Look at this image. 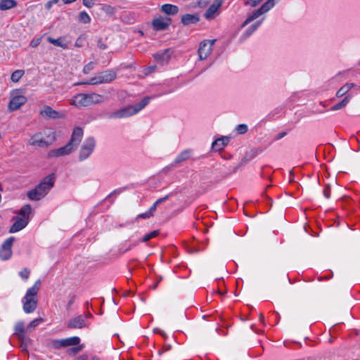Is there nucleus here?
Segmentation results:
<instances>
[{
  "label": "nucleus",
  "instance_id": "13",
  "mask_svg": "<svg viewBox=\"0 0 360 360\" xmlns=\"http://www.w3.org/2000/svg\"><path fill=\"white\" fill-rule=\"evenodd\" d=\"M75 148L70 143L66 144L65 146L51 150L49 152L48 156L49 158H57L70 154Z\"/></svg>",
  "mask_w": 360,
  "mask_h": 360
},
{
  "label": "nucleus",
  "instance_id": "64",
  "mask_svg": "<svg viewBox=\"0 0 360 360\" xmlns=\"http://www.w3.org/2000/svg\"><path fill=\"white\" fill-rule=\"evenodd\" d=\"M158 283L155 284L153 286V289H155L157 288Z\"/></svg>",
  "mask_w": 360,
  "mask_h": 360
},
{
  "label": "nucleus",
  "instance_id": "28",
  "mask_svg": "<svg viewBox=\"0 0 360 360\" xmlns=\"http://www.w3.org/2000/svg\"><path fill=\"white\" fill-rule=\"evenodd\" d=\"M354 86V84L353 83H347L344 86H342L336 94L337 97L340 98L347 94V92Z\"/></svg>",
  "mask_w": 360,
  "mask_h": 360
},
{
  "label": "nucleus",
  "instance_id": "46",
  "mask_svg": "<svg viewBox=\"0 0 360 360\" xmlns=\"http://www.w3.org/2000/svg\"><path fill=\"white\" fill-rule=\"evenodd\" d=\"M40 42H41L40 38L34 39L33 40L31 41L30 45L32 48H36L37 46H38L39 45Z\"/></svg>",
  "mask_w": 360,
  "mask_h": 360
},
{
  "label": "nucleus",
  "instance_id": "23",
  "mask_svg": "<svg viewBox=\"0 0 360 360\" xmlns=\"http://www.w3.org/2000/svg\"><path fill=\"white\" fill-rule=\"evenodd\" d=\"M161 11L165 13V14L168 15H174L178 13L179 12V8L178 6L173 5V4H166L161 6L160 8Z\"/></svg>",
  "mask_w": 360,
  "mask_h": 360
},
{
  "label": "nucleus",
  "instance_id": "11",
  "mask_svg": "<svg viewBox=\"0 0 360 360\" xmlns=\"http://www.w3.org/2000/svg\"><path fill=\"white\" fill-rule=\"evenodd\" d=\"M27 102V98L22 95L13 96L8 103V109L11 111L17 110Z\"/></svg>",
  "mask_w": 360,
  "mask_h": 360
},
{
  "label": "nucleus",
  "instance_id": "40",
  "mask_svg": "<svg viewBox=\"0 0 360 360\" xmlns=\"http://www.w3.org/2000/svg\"><path fill=\"white\" fill-rule=\"evenodd\" d=\"M83 349V345L72 347L68 350L69 354H76Z\"/></svg>",
  "mask_w": 360,
  "mask_h": 360
},
{
  "label": "nucleus",
  "instance_id": "44",
  "mask_svg": "<svg viewBox=\"0 0 360 360\" xmlns=\"http://www.w3.org/2000/svg\"><path fill=\"white\" fill-rule=\"evenodd\" d=\"M210 1V0H198L197 5L200 8H205Z\"/></svg>",
  "mask_w": 360,
  "mask_h": 360
},
{
  "label": "nucleus",
  "instance_id": "51",
  "mask_svg": "<svg viewBox=\"0 0 360 360\" xmlns=\"http://www.w3.org/2000/svg\"><path fill=\"white\" fill-rule=\"evenodd\" d=\"M324 196L326 198H329L330 196V187L328 186L323 190Z\"/></svg>",
  "mask_w": 360,
  "mask_h": 360
},
{
  "label": "nucleus",
  "instance_id": "50",
  "mask_svg": "<svg viewBox=\"0 0 360 360\" xmlns=\"http://www.w3.org/2000/svg\"><path fill=\"white\" fill-rule=\"evenodd\" d=\"M152 216L153 214H149V211L148 210L145 213L140 214L139 215H138V218L147 219Z\"/></svg>",
  "mask_w": 360,
  "mask_h": 360
},
{
  "label": "nucleus",
  "instance_id": "45",
  "mask_svg": "<svg viewBox=\"0 0 360 360\" xmlns=\"http://www.w3.org/2000/svg\"><path fill=\"white\" fill-rule=\"evenodd\" d=\"M83 5L87 8H91L94 5V0H82Z\"/></svg>",
  "mask_w": 360,
  "mask_h": 360
},
{
  "label": "nucleus",
  "instance_id": "12",
  "mask_svg": "<svg viewBox=\"0 0 360 360\" xmlns=\"http://www.w3.org/2000/svg\"><path fill=\"white\" fill-rule=\"evenodd\" d=\"M136 114V110L131 105L118 110L109 115L110 118H123Z\"/></svg>",
  "mask_w": 360,
  "mask_h": 360
},
{
  "label": "nucleus",
  "instance_id": "59",
  "mask_svg": "<svg viewBox=\"0 0 360 360\" xmlns=\"http://www.w3.org/2000/svg\"><path fill=\"white\" fill-rule=\"evenodd\" d=\"M264 319V317L263 314H259V320L263 322Z\"/></svg>",
  "mask_w": 360,
  "mask_h": 360
},
{
  "label": "nucleus",
  "instance_id": "22",
  "mask_svg": "<svg viewBox=\"0 0 360 360\" xmlns=\"http://www.w3.org/2000/svg\"><path fill=\"white\" fill-rule=\"evenodd\" d=\"M229 138L227 136H222L221 138L217 139L212 143V148L215 150H222L229 143Z\"/></svg>",
  "mask_w": 360,
  "mask_h": 360
},
{
  "label": "nucleus",
  "instance_id": "9",
  "mask_svg": "<svg viewBox=\"0 0 360 360\" xmlns=\"http://www.w3.org/2000/svg\"><path fill=\"white\" fill-rule=\"evenodd\" d=\"M15 240L14 237L6 239L0 248V257L3 260L8 259L12 255V245Z\"/></svg>",
  "mask_w": 360,
  "mask_h": 360
},
{
  "label": "nucleus",
  "instance_id": "53",
  "mask_svg": "<svg viewBox=\"0 0 360 360\" xmlns=\"http://www.w3.org/2000/svg\"><path fill=\"white\" fill-rule=\"evenodd\" d=\"M76 360H88V356L86 354H82L79 356Z\"/></svg>",
  "mask_w": 360,
  "mask_h": 360
},
{
  "label": "nucleus",
  "instance_id": "41",
  "mask_svg": "<svg viewBox=\"0 0 360 360\" xmlns=\"http://www.w3.org/2000/svg\"><path fill=\"white\" fill-rule=\"evenodd\" d=\"M30 274V271L28 269L25 268L20 272V276L22 278L26 280L29 278Z\"/></svg>",
  "mask_w": 360,
  "mask_h": 360
},
{
  "label": "nucleus",
  "instance_id": "20",
  "mask_svg": "<svg viewBox=\"0 0 360 360\" xmlns=\"http://www.w3.org/2000/svg\"><path fill=\"white\" fill-rule=\"evenodd\" d=\"M221 6V1L219 0H215L214 3L210 5L207 10L205 11L204 14L205 18L206 19L212 18Z\"/></svg>",
  "mask_w": 360,
  "mask_h": 360
},
{
  "label": "nucleus",
  "instance_id": "26",
  "mask_svg": "<svg viewBox=\"0 0 360 360\" xmlns=\"http://www.w3.org/2000/svg\"><path fill=\"white\" fill-rule=\"evenodd\" d=\"M63 347H69V346H77L80 342V339L78 337H71L65 339H62Z\"/></svg>",
  "mask_w": 360,
  "mask_h": 360
},
{
  "label": "nucleus",
  "instance_id": "39",
  "mask_svg": "<svg viewBox=\"0 0 360 360\" xmlns=\"http://www.w3.org/2000/svg\"><path fill=\"white\" fill-rule=\"evenodd\" d=\"M94 63L93 62H90L84 67L83 72L84 74H89L94 69Z\"/></svg>",
  "mask_w": 360,
  "mask_h": 360
},
{
  "label": "nucleus",
  "instance_id": "58",
  "mask_svg": "<svg viewBox=\"0 0 360 360\" xmlns=\"http://www.w3.org/2000/svg\"><path fill=\"white\" fill-rule=\"evenodd\" d=\"M92 315L90 313L86 314L84 316V318H90Z\"/></svg>",
  "mask_w": 360,
  "mask_h": 360
},
{
  "label": "nucleus",
  "instance_id": "55",
  "mask_svg": "<svg viewBox=\"0 0 360 360\" xmlns=\"http://www.w3.org/2000/svg\"><path fill=\"white\" fill-rule=\"evenodd\" d=\"M52 4H53V1H49V2H47V3H46V6H45L46 8V9H48V10H49V9L51 8Z\"/></svg>",
  "mask_w": 360,
  "mask_h": 360
},
{
  "label": "nucleus",
  "instance_id": "54",
  "mask_svg": "<svg viewBox=\"0 0 360 360\" xmlns=\"http://www.w3.org/2000/svg\"><path fill=\"white\" fill-rule=\"evenodd\" d=\"M286 135V132H281L277 135L276 139H281Z\"/></svg>",
  "mask_w": 360,
  "mask_h": 360
},
{
  "label": "nucleus",
  "instance_id": "17",
  "mask_svg": "<svg viewBox=\"0 0 360 360\" xmlns=\"http://www.w3.org/2000/svg\"><path fill=\"white\" fill-rule=\"evenodd\" d=\"M83 136V130L80 127L74 129L71 139L68 143H70L74 148H75L81 141Z\"/></svg>",
  "mask_w": 360,
  "mask_h": 360
},
{
  "label": "nucleus",
  "instance_id": "33",
  "mask_svg": "<svg viewBox=\"0 0 360 360\" xmlns=\"http://www.w3.org/2000/svg\"><path fill=\"white\" fill-rule=\"evenodd\" d=\"M149 101L150 97H145L140 103L133 106L134 109L136 110V113L143 109L149 103Z\"/></svg>",
  "mask_w": 360,
  "mask_h": 360
},
{
  "label": "nucleus",
  "instance_id": "25",
  "mask_svg": "<svg viewBox=\"0 0 360 360\" xmlns=\"http://www.w3.org/2000/svg\"><path fill=\"white\" fill-rule=\"evenodd\" d=\"M17 3L14 0H0V10L6 11L14 8Z\"/></svg>",
  "mask_w": 360,
  "mask_h": 360
},
{
  "label": "nucleus",
  "instance_id": "30",
  "mask_svg": "<svg viewBox=\"0 0 360 360\" xmlns=\"http://www.w3.org/2000/svg\"><path fill=\"white\" fill-rule=\"evenodd\" d=\"M191 156V152L190 150H184L181 152L176 158L175 162L176 163H180L184 160H188Z\"/></svg>",
  "mask_w": 360,
  "mask_h": 360
},
{
  "label": "nucleus",
  "instance_id": "10",
  "mask_svg": "<svg viewBox=\"0 0 360 360\" xmlns=\"http://www.w3.org/2000/svg\"><path fill=\"white\" fill-rule=\"evenodd\" d=\"M171 22L170 18L160 16L153 20L152 26L155 31H162L167 29Z\"/></svg>",
  "mask_w": 360,
  "mask_h": 360
},
{
  "label": "nucleus",
  "instance_id": "5",
  "mask_svg": "<svg viewBox=\"0 0 360 360\" xmlns=\"http://www.w3.org/2000/svg\"><path fill=\"white\" fill-rule=\"evenodd\" d=\"M117 73L113 70H107L99 72L97 75L91 77L89 81L82 82L80 84L97 85L103 83H109L115 79Z\"/></svg>",
  "mask_w": 360,
  "mask_h": 360
},
{
  "label": "nucleus",
  "instance_id": "43",
  "mask_svg": "<svg viewBox=\"0 0 360 360\" xmlns=\"http://www.w3.org/2000/svg\"><path fill=\"white\" fill-rule=\"evenodd\" d=\"M20 342V347L21 348V350L22 351H26L27 350V342L30 341V340L27 338V340H18Z\"/></svg>",
  "mask_w": 360,
  "mask_h": 360
},
{
  "label": "nucleus",
  "instance_id": "52",
  "mask_svg": "<svg viewBox=\"0 0 360 360\" xmlns=\"http://www.w3.org/2000/svg\"><path fill=\"white\" fill-rule=\"evenodd\" d=\"M98 46L99 49L103 50L107 49V46L103 42L102 39H101L98 41Z\"/></svg>",
  "mask_w": 360,
  "mask_h": 360
},
{
  "label": "nucleus",
  "instance_id": "36",
  "mask_svg": "<svg viewBox=\"0 0 360 360\" xmlns=\"http://www.w3.org/2000/svg\"><path fill=\"white\" fill-rule=\"evenodd\" d=\"M159 234V231L155 230L149 233L146 234L141 239L142 242H147L153 238L156 237Z\"/></svg>",
  "mask_w": 360,
  "mask_h": 360
},
{
  "label": "nucleus",
  "instance_id": "63",
  "mask_svg": "<svg viewBox=\"0 0 360 360\" xmlns=\"http://www.w3.org/2000/svg\"><path fill=\"white\" fill-rule=\"evenodd\" d=\"M51 1H53V4H56L58 2V0H52Z\"/></svg>",
  "mask_w": 360,
  "mask_h": 360
},
{
  "label": "nucleus",
  "instance_id": "56",
  "mask_svg": "<svg viewBox=\"0 0 360 360\" xmlns=\"http://www.w3.org/2000/svg\"><path fill=\"white\" fill-rule=\"evenodd\" d=\"M165 202V199L164 198H159L157 201H156V204H160L162 202Z\"/></svg>",
  "mask_w": 360,
  "mask_h": 360
},
{
  "label": "nucleus",
  "instance_id": "60",
  "mask_svg": "<svg viewBox=\"0 0 360 360\" xmlns=\"http://www.w3.org/2000/svg\"><path fill=\"white\" fill-rule=\"evenodd\" d=\"M170 195H171L169 194V195H165V197H163V198H164V199H165V201H166L167 200H168V199L169 198Z\"/></svg>",
  "mask_w": 360,
  "mask_h": 360
},
{
  "label": "nucleus",
  "instance_id": "24",
  "mask_svg": "<svg viewBox=\"0 0 360 360\" xmlns=\"http://www.w3.org/2000/svg\"><path fill=\"white\" fill-rule=\"evenodd\" d=\"M199 21V17L198 15L185 14L182 15L181 22L184 25H188L190 24H195Z\"/></svg>",
  "mask_w": 360,
  "mask_h": 360
},
{
  "label": "nucleus",
  "instance_id": "61",
  "mask_svg": "<svg viewBox=\"0 0 360 360\" xmlns=\"http://www.w3.org/2000/svg\"><path fill=\"white\" fill-rule=\"evenodd\" d=\"M79 39H78L76 41V43H75V46H81V45L79 44Z\"/></svg>",
  "mask_w": 360,
  "mask_h": 360
},
{
  "label": "nucleus",
  "instance_id": "6",
  "mask_svg": "<svg viewBox=\"0 0 360 360\" xmlns=\"http://www.w3.org/2000/svg\"><path fill=\"white\" fill-rule=\"evenodd\" d=\"M275 5V0H267L264 4L262 5V6L253 11L248 17V18L244 21V22L242 25V27H245L250 22L253 21L258 17H259L261 15L266 13L269 11L271 8H273Z\"/></svg>",
  "mask_w": 360,
  "mask_h": 360
},
{
  "label": "nucleus",
  "instance_id": "31",
  "mask_svg": "<svg viewBox=\"0 0 360 360\" xmlns=\"http://www.w3.org/2000/svg\"><path fill=\"white\" fill-rule=\"evenodd\" d=\"M25 71L22 70H17L14 71L11 76V79L13 82H18L24 75Z\"/></svg>",
  "mask_w": 360,
  "mask_h": 360
},
{
  "label": "nucleus",
  "instance_id": "57",
  "mask_svg": "<svg viewBox=\"0 0 360 360\" xmlns=\"http://www.w3.org/2000/svg\"><path fill=\"white\" fill-rule=\"evenodd\" d=\"M65 4H71L75 2L76 0H62Z\"/></svg>",
  "mask_w": 360,
  "mask_h": 360
},
{
  "label": "nucleus",
  "instance_id": "19",
  "mask_svg": "<svg viewBox=\"0 0 360 360\" xmlns=\"http://www.w3.org/2000/svg\"><path fill=\"white\" fill-rule=\"evenodd\" d=\"M26 329H25V326L23 322H18L15 326V332L14 335L17 337L18 340H26L27 337L25 335V332Z\"/></svg>",
  "mask_w": 360,
  "mask_h": 360
},
{
  "label": "nucleus",
  "instance_id": "48",
  "mask_svg": "<svg viewBox=\"0 0 360 360\" xmlns=\"http://www.w3.org/2000/svg\"><path fill=\"white\" fill-rule=\"evenodd\" d=\"M155 69H156L155 65L148 67L147 68L145 69L144 73L146 75L150 74L152 72L155 71Z\"/></svg>",
  "mask_w": 360,
  "mask_h": 360
},
{
  "label": "nucleus",
  "instance_id": "4",
  "mask_svg": "<svg viewBox=\"0 0 360 360\" xmlns=\"http://www.w3.org/2000/svg\"><path fill=\"white\" fill-rule=\"evenodd\" d=\"M41 281L38 280L35 282L34 285L27 290L25 296L23 298V310L25 313L33 312L37 306V301L35 297L40 289Z\"/></svg>",
  "mask_w": 360,
  "mask_h": 360
},
{
  "label": "nucleus",
  "instance_id": "35",
  "mask_svg": "<svg viewBox=\"0 0 360 360\" xmlns=\"http://www.w3.org/2000/svg\"><path fill=\"white\" fill-rule=\"evenodd\" d=\"M79 20L82 23H89L91 18L86 11H82L79 14Z\"/></svg>",
  "mask_w": 360,
  "mask_h": 360
},
{
  "label": "nucleus",
  "instance_id": "16",
  "mask_svg": "<svg viewBox=\"0 0 360 360\" xmlns=\"http://www.w3.org/2000/svg\"><path fill=\"white\" fill-rule=\"evenodd\" d=\"M172 53V49H167L161 52L155 53L153 58L158 63L165 64L169 62Z\"/></svg>",
  "mask_w": 360,
  "mask_h": 360
},
{
  "label": "nucleus",
  "instance_id": "32",
  "mask_svg": "<svg viewBox=\"0 0 360 360\" xmlns=\"http://www.w3.org/2000/svg\"><path fill=\"white\" fill-rule=\"evenodd\" d=\"M43 319L41 318H37L32 321L30 324L27 326L26 328V332L30 333L32 332L34 328L38 326L40 323L43 322Z\"/></svg>",
  "mask_w": 360,
  "mask_h": 360
},
{
  "label": "nucleus",
  "instance_id": "8",
  "mask_svg": "<svg viewBox=\"0 0 360 360\" xmlns=\"http://www.w3.org/2000/svg\"><path fill=\"white\" fill-rule=\"evenodd\" d=\"M216 39L204 40L200 43L198 53L200 60H205L210 55Z\"/></svg>",
  "mask_w": 360,
  "mask_h": 360
},
{
  "label": "nucleus",
  "instance_id": "3",
  "mask_svg": "<svg viewBox=\"0 0 360 360\" xmlns=\"http://www.w3.org/2000/svg\"><path fill=\"white\" fill-rule=\"evenodd\" d=\"M55 141V133L51 130H44L32 135L29 141V144L34 147L47 148Z\"/></svg>",
  "mask_w": 360,
  "mask_h": 360
},
{
  "label": "nucleus",
  "instance_id": "38",
  "mask_svg": "<svg viewBox=\"0 0 360 360\" xmlns=\"http://www.w3.org/2000/svg\"><path fill=\"white\" fill-rule=\"evenodd\" d=\"M261 21L256 22L255 24L251 25L249 29L247 30V35L250 36L252 33H253L260 25Z\"/></svg>",
  "mask_w": 360,
  "mask_h": 360
},
{
  "label": "nucleus",
  "instance_id": "21",
  "mask_svg": "<svg viewBox=\"0 0 360 360\" xmlns=\"http://www.w3.org/2000/svg\"><path fill=\"white\" fill-rule=\"evenodd\" d=\"M47 41L49 43H51V44H53V45H55L56 46L61 47L63 49L68 48V45L70 44V42H68L66 41L65 37H59L58 39H53L52 37H49L47 38Z\"/></svg>",
  "mask_w": 360,
  "mask_h": 360
},
{
  "label": "nucleus",
  "instance_id": "29",
  "mask_svg": "<svg viewBox=\"0 0 360 360\" xmlns=\"http://www.w3.org/2000/svg\"><path fill=\"white\" fill-rule=\"evenodd\" d=\"M31 211H32L31 206L28 204L25 205L23 207H21V209L20 210V211L18 212V214L20 215L19 217L29 218V215L30 214Z\"/></svg>",
  "mask_w": 360,
  "mask_h": 360
},
{
  "label": "nucleus",
  "instance_id": "42",
  "mask_svg": "<svg viewBox=\"0 0 360 360\" xmlns=\"http://www.w3.org/2000/svg\"><path fill=\"white\" fill-rule=\"evenodd\" d=\"M263 0H248L245 4V5H250L252 7L257 6L260 2H262Z\"/></svg>",
  "mask_w": 360,
  "mask_h": 360
},
{
  "label": "nucleus",
  "instance_id": "15",
  "mask_svg": "<svg viewBox=\"0 0 360 360\" xmlns=\"http://www.w3.org/2000/svg\"><path fill=\"white\" fill-rule=\"evenodd\" d=\"M29 219L28 217H16L15 218V222L12 225V226L10 228L9 232L10 233H15L18 232L22 229H24L28 224Z\"/></svg>",
  "mask_w": 360,
  "mask_h": 360
},
{
  "label": "nucleus",
  "instance_id": "7",
  "mask_svg": "<svg viewBox=\"0 0 360 360\" xmlns=\"http://www.w3.org/2000/svg\"><path fill=\"white\" fill-rule=\"evenodd\" d=\"M95 145L96 141L93 137H89L84 141L79 152V159L80 161L86 159L91 154Z\"/></svg>",
  "mask_w": 360,
  "mask_h": 360
},
{
  "label": "nucleus",
  "instance_id": "34",
  "mask_svg": "<svg viewBox=\"0 0 360 360\" xmlns=\"http://www.w3.org/2000/svg\"><path fill=\"white\" fill-rule=\"evenodd\" d=\"M49 345L51 348L55 349H59L60 348L64 347L62 339L51 340Z\"/></svg>",
  "mask_w": 360,
  "mask_h": 360
},
{
  "label": "nucleus",
  "instance_id": "14",
  "mask_svg": "<svg viewBox=\"0 0 360 360\" xmlns=\"http://www.w3.org/2000/svg\"><path fill=\"white\" fill-rule=\"evenodd\" d=\"M70 329H81L87 326L83 315H79L70 319L67 325Z\"/></svg>",
  "mask_w": 360,
  "mask_h": 360
},
{
  "label": "nucleus",
  "instance_id": "47",
  "mask_svg": "<svg viewBox=\"0 0 360 360\" xmlns=\"http://www.w3.org/2000/svg\"><path fill=\"white\" fill-rule=\"evenodd\" d=\"M75 298H76V296L75 295H72L68 302V304H67V309L69 310L72 306V304L74 303L75 300Z\"/></svg>",
  "mask_w": 360,
  "mask_h": 360
},
{
  "label": "nucleus",
  "instance_id": "2",
  "mask_svg": "<svg viewBox=\"0 0 360 360\" xmlns=\"http://www.w3.org/2000/svg\"><path fill=\"white\" fill-rule=\"evenodd\" d=\"M105 101V97L98 94H78L71 99L70 104L76 107H86L103 103Z\"/></svg>",
  "mask_w": 360,
  "mask_h": 360
},
{
  "label": "nucleus",
  "instance_id": "27",
  "mask_svg": "<svg viewBox=\"0 0 360 360\" xmlns=\"http://www.w3.org/2000/svg\"><path fill=\"white\" fill-rule=\"evenodd\" d=\"M351 98H352V96L349 95L345 96V98L342 101H340L338 103L332 106L330 108V110L333 111H335V110H340V109L345 108L349 103Z\"/></svg>",
  "mask_w": 360,
  "mask_h": 360
},
{
  "label": "nucleus",
  "instance_id": "49",
  "mask_svg": "<svg viewBox=\"0 0 360 360\" xmlns=\"http://www.w3.org/2000/svg\"><path fill=\"white\" fill-rule=\"evenodd\" d=\"M159 204H156V201L154 202V204L150 207V208L148 210L149 214H153L155 212L157 207Z\"/></svg>",
  "mask_w": 360,
  "mask_h": 360
},
{
  "label": "nucleus",
  "instance_id": "37",
  "mask_svg": "<svg viewBox=\"0 0 360 360\" xmlns=\"http://www.w3.org/2000/svg\"><path fill=\"white\" fill-rule=\"evenodd\" d=\"M236 131L239 134H243L248 131V126L245 124L238 125Z\"/></svg>",
  "mask_w": 360,
  "mask_h": 360
},
{
  "label": "nucleus",
  "instance_id": "1",
  "mask_svg": "<svg viewBox=\"0 0 360 360\" xmlns=\"http://www.w3.org/2000/svg\"><path fill=\"white\" fill-rule=\"evenodd\" d=\"M54 175L50 174L44 177L35 188L27 192V198L31 200H39L47 195L54 185Z\"/></svg>",
  "mask_w": 360,
  "mask_h": 360
},
{
  "label": "nucleus",
  "instance_id": "62",
  "mask_svg": "<svg viewBox=\"0 0 360 360\" xmlns=\"http://www.w3.org/2000/svg\"><path fill=\"white\" fill-rule=\"evenodd\" d=\"M91 360H100V358H99V357H98V356H93V357L91 358Z\"/></svg>",
  "mask_w": 360,
  "mask_h": 360
},
{
  "label": "nucleus",
  "instance_id": "18",
  "mask_svg": "<svg viewBox=\"0 0 360 360\" xmlns=\"http://www.w3.org/2000/svg\"><path fill=\"white\" fill-rule=\"evenodd\" d=\"M40 115L44 117L51 119H56L62 117L59 112L53 110L49 105H45L43 108V109L40 111Z\"/></svg>",
  "mask_w": 360,
  "mask_h": 360
}]
</instances>
